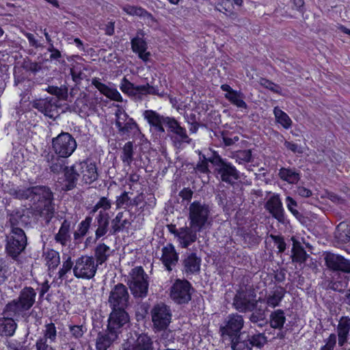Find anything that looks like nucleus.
I'll return each instance as SVG.
<instances>
[{"mask_svg":"<svg viewBox=\"0 0 350 350\" xmlns=\"http://www.w3.org/2000/svg\"><path fill=\"white\" fill-rule=\"evenodd\" d=\"M24 200H28L35 206V214L42 217L48 224L54 216L55 204L53 194L45 186H36L25 188Z\"/></svg>","mask_w":350,"mask_h":350,"instance_id":"f257e3e1","label":"nucleus"},{"mask_svg":"<svg viewBox=\"0 0 350 350\" xmlns=\"http://www.w3.org/2000/svg\"><path fill=\"white\" fill-rule=\"evenodd\" d=\"M44 90L56 98L49 96L45 98L36 99L31 103V105L46 117L55 120L59 116V100H66L68 98V88L65 85L60 87L48 85Z\"/></svg>","mask_w":350,"mask_h":350,"instance_id":"f03ea898","label":"nucleus"},{"mask_svg":"<svg viewBox=\"0 0 350 350\" xmlns=\"http://www.w3.org/2000/svg\"><path fill=\"white\" fill-rule=\"evenodd\" d=\"M199 161L196 169L203 174L212 173L210 167H213V172L220 175H238L235 167L226 159H224L216 151L211 150L206 152L198 151Z\"/></svg>","mask_w":350,"mask_h":350,"instance_id":"7ed1b4c3","label":"nucleus"},{"mask_svg":"<svg viewBox=\"0 0 350 350\" xmlns=\"http://www.w3.org/2000/svg\"><path fill=\"white\" fill-rule=\"evenodd\" d=\"M127 284L135 297H146L149 286L148 275L142 267H136L131 269Z\"/></svg>","mask_w":350,"mask_h":350,"instance_id":"20e7f679","label":"nucleus"},{"mask_svg":"<svg viewBox=\"0 0 350 350\" xmlns=\"http://www.w3.org/2000/svg\"><path fill=\"white\" fill-rule=\"evenodd\" d=\"M54 153L63 159L69 157L77 148V144L74 137L68 132L62 131L51 142Z\"/></svg>","mask_w":350,"mask_h":350,"instance_id":"39448f33","label":"nucleus"},{"mask_svg":"<svg viewBox=\"0 0 350 350\" xmlns=\"http://www.w3.org/2000/svg\"><path fill=\"white\" fill-rule=\"evenodd\" d=\"M211 210L207 204L199 201L193 202L189 207V224L193 225L200 230L204 229L210 224Z\"/></svg>","mask_w":350,"mask_h":350,"instance_id":"423d86ee","label":"nucleus"},{"mask_svg":"<svg viewBox=\"0 0 350 350\" xmlns=\"http://www.w3.org/2000/svg\"><path fill=\"white\" fill-rule=\"evenodd\" d=\"M143 117L150 126V132L154 139H160L166 135L165 126L170 116L160 114L156 111L147 109L144 111Z\"/></svg>","mask_w":350,"mask_h":350,"instance_id":"0eeeda50","label":"nucleus"},{"mask_svg":"<svg viewBox=\"0 0 350 350\" xmlns=\"http://www.w3.org/2000/svg\"><path fill=\"white\" fill-rule=\"evenodd\" d=\"M120 88L122 92L137 100H142L147 94L157 95L161 97L163 96L159 92L157 86L150 85L148 83L146 85H135L125 77L122 79Z\"/></svg>","mask_w":350,"mask_h":350,"instance_id":"6e6552de","label":"nucleus"},{"mask_svg":"<svg viewBox=\"0 0 350 350\" xmlns=\"http://www.w3.org/2000/svg\"><path fill=\"white\" fill-rule=\"evenodd\" d=\"M27 245V237L25 230L10 232L6 236L5 251L12 259L16 260L23 252Z\"/></svg>","mask_w":350,"mask_h":350,"instance_id":"1a4fd4ad","label":"nucleus"},{"mask_svg":"<svg viewBox=\"0 0 350 350\" xmlns=\"http://www.w3.org/2000/svg\"><path fill=\"white\" fill-rule=\"evenodd\" d=\"M256 297L255 291L251 288L239 290L234 297L232 306L240 312H252L260 301V299L256 300Z\"/></svg>","mask_w":350,"mask_h":350,"instance_id":"9d476101","label":"nucleus"},{"mask_svg":"<svg viewBox=\"0 0 350 350\" xmlns=\"http://www.w3.org/2000/svg\"><path fill=\"white\" fill-rule=\"evenodd\" d=\"M98 269V263L92 256H81L75 262L73 274L77 278L90 280L93 278Z\"/></svg>","mask_w":350,"mask_h":350,"instance_id":"9b49d317","label":"nucleus"},{"mask_svg":"<svg viewBox=\"0 0 350 350\" xmlns=\"http://www.w3.org/2000/svg\"><path fill=\"white\" fill-rule=\"evenodd\" d=\"M150 314L153 329L157 332L166 329L171 323V309L163 303L154 305L151 309Z\"/></svg>","mask_w":350,"mask_h":350,"instance_id":"f8f14e48","label":"nucleus"},{"mask_svg":"<svg viewBox=\"0 0 350 350\" xmlns=\"http://www.w3.org/2000/svg\"><path fill=\"white\" fill-rule=\"evenodd\" d=\"M116 126L122 136L130 137L131 135L141 134L140 129L134 120L124 111L120 109L116 112Z\"/></svg>","mask_w":350,"mask_h":350,"instance_id":"ddd939ff","label":"nucleus"},{"mask_svg":"<svg viewBox=\"0 0 350 350\" xmlns=\"http://www.w3.org/2000/svg\"><path fill=\"white\" fill-rule=\"evenodd\" d=\"M166 135L170 137L174 146H180L183 143L190 144L191 139L189 137L186 129L181 126L180 123L174 117H169L165 126Z\"/></svg>","mask_w":350,"mask_h":350,"instance_id":"4468645a","label":"nucleus"},{"mask_svg":"<svg viewBox=\"0 0 350 350\" xmlns=\"http://www.w3.org/2000/svg\"><path fill=\"white\" fill-rule=\"evenodd\" d=\"M130 295L127 287L122 283L116 284L111 288L108 304L111 310L126 309L129 306Z\"/></svg>","mask_w":350,"mask_h":350,"instance_id":"2eb2a0df","label":"nucleus"},{"mask_svg":"<svg viewBox=\"0 0 350 350\" xmlns=\"http://www.w3.org/2000/svg\"><path fill=\"white\" fill-rule=\"evenodd\" d=\"M244 325V319L242 315L237 313L229 314L226 317L220 325L219 332L224 340H229L239 334Z\"/></svg>","mask_w":350,"mask_h":350,"instance_id":"dca6fc26","label":"nucleus"},{"mask_svg":"<svg viewBox=\"0 0 350 350\" xmlns=\"http://www.w3.org/2000/svg\"><path fill=\"white\" fill-rule=\"evenodd\" d=\"M192 289L189 282L177 279L170 287V298L178 304H187L191 299Z\"/></svg>","mask_w":350,"mask_h":350,"instance_id":"f3484780","label":"nucleus"},{"mask_svg":"<svg viewBox=\"0 0 350 350\" xmlns=\"http://www.w3.org/2000/svg\"><path fill=\"white\" fill-rule=\"evenodd\" d=\"M31 212L23 208H17L8 213L10 232L24 230V228L30 226L31 219Z\"/></svg>","mask_w":350,"mask_h":350,"instance_id":"a211bd4d","label":"nucleus"},{"mask_svg":"<svg viewBox=\"0 0 350 350\" xmlns=\"http://www.w3.org/2000/svg\"><path fill=\"white\" fill-rule=\"evenodd\" d=\"M129 323L130 317L126 309L111 310L107 328L119 336L124 329L129 327Z\"/></svg>","mask_w":350,"mask_h":350,"instance_id":"6ab92c4d","label":"nucleus"},{"mask_svg":"<svg viewBox=\"0 0 350 350\" xmlns=\"http://www.w3.org/2000/svg\"><path fill=\"white\" fill-rule=\"evenodd\" d=\"M325 264L330 271L350 275V259L332 252L324 254Z\"/></svg>","mask_w":350,"mask_h":350,"instance_id":"aec40b11","label":"nucleus"},{"mask_svg":"<svg viewBox=\"0 0 350 350\" xmlns=\"http://www.w3.org/2000/svg\"><path fill=\"white\" fill-rule=\"evenodd\" d=\"M202 230L198 228L193 225L189 224V226L179 228L176 231V237L182 248H187L198 239V232Z\"/></svg>","mask_w":350,"mask_h":350,"instance_id":"412c9836","label":"nucleus"},{"mask_svg":"<svg viewBox=\"0 0 350 350\" xmlns=\"http://www.w3.org/2000/svg\"><path fill=\"white\" fill-rule=\"evenodd\" d=\"M201 262V258L196 252H186L183 256V272L187 276L198 273L200 271Z\"/></svg>","mask_w":350,"mask_h":350,"instance_id":"4be33fe9","label":"nucleus"},{"mask_svg":"<svg viewBox=\"0 0 350 350\" xmlns=\"http://www.w3.org/2000/svg\"><path fill=\"white\" fill-rule=\"evenodd\" d=\"M265 208L280 223L284 224L286 218L282 203L278 196H271L265 203Z\"/></svg>","mask_w":350,"mask_h":350,"instance_id":"5701e85b","label":"nucleus"},{"mask_svg":"<svg viewBox=\"0 0 350 350\" xmlns=\"http://www.w3.org/2000/svg\"><path fill=\"white\" fill-rule=\"evenodd\" d=\"M161 260L168 271H171L176 265L178 262V254L172 244L168 243L162 248Z\"/></svg>","mask_w":350,"mask_h":350,"instance_id":"b1692460","label":"nucleus"},{"mask_svg":"<svg viewBox=\"0 0 350 350\" xmlns=\"http://www.w3.org/2000/svg\"><path fill=\"white\" fill-rule=\"evenodd\" d=\"M70 171V174H69V172H66L64 175H80L85 173H88L91 175L96 174L98 175L96 163L92 159L90 158L72 165Z\"/></svg>","mask_w":350,"mask_h":350,"instance_id":"393cba45","label":"nucleus"},{"mask_svg":"<svg viewBox=\"0 0 350 350\" xmlns=\"http://www.w3.org/2000/svg\"><path fill=\"white\" fill-rule=\"evenodd\" d=\"M28 311L25 307L14 299L5 304L3 309L2 314L7 315L18 321L19 319L25 317Z\"/></svg>","mask_w":350,"mask_h":350,"instance_id":"a878e982","label":"nucleus"},{"mask_svg":"<svg viewBox=\"0 0 350 350\" xmlns=\"http://www.w3.org/2000/svg\"><path fill=\"white\" fill-rule=\"evenodd\" d=\"M118 336L107 328L99 332L95 339L96 350H107L118 339Z\"/></svg>","mask_w":350,"mask_h":350,"instance_id":"bb28decb","label":"nucleus"},{"mask_svg":"<svg viewBox=\"0 0 350 350\" xmlns=\"http://www.w3.org/2000/svg\"><path fill=\"white\" fill-rule=\"evenodd\" d=\"M109 214L100 211L95 218L94 226L97 227L95 231V241L106 234L109 230Z\"/></svg>","mask_w":350,"mask_h":350,"instance_id":"cd10ccee","label":"nucleus"},{"mask_svg":"<svg viewBox=\"0 0 350 350\" xmlns=\"http://www.w3.org/2000/svg\"><path fill=\"white\" fill-rule=\"evenodd\" d=\"M336 330L338 337V345L342 347L348 340L350 332V317L348 316L340 317Z\"/></svg>","mask_w":350,"mask_h":350,"instance_id":"c85d7f7f","label":"nucleus"},{"mask_svg":"<svg viewBox=\"0 0 350 350\" xmlns=\"http://www.w3.org/2000/svg\"><path fill=\"white\" fill-rule=\"evenodd\" d=\"M36 291L31 286H25L15 299L29 310L36 301Z\"/></svg>","mask_w":350,"mask_h":350,"instance_id":"c756f323","label":"nucleus"},{"mask_svg":"<svg viewBox=\"0 0 350 350\" xmlns=\"http://www.w3.org/2000/svg\"><path fill=\"white\" fill-rule=\"evenodd\" d=\"M16 320L7 315L0 317V336L11 337L17 329Z\"/></svg>","mask_w":350,"mask_h":350,"instance_id":"7c9ffc66","label":"nucleus"},{"mask_svg":"<svg viewBox=\"0 0 350 350\" xmlns=\"http://www.w3.org/2000/svg\"><path fill=\"white\" fill-rule=\"evenodd\" d=\"M286 292L284 287L280 286H276L266 295L264 301L267 307L274 308L280 306V302L284 297Z\"/></svg>","mask_w":350,"mask_h":350,"instance_id":"2f4dec72","label":"nucleus"},{"mask_svg":"<svg viewBox=\"0 0 350 350\" xmlns=\"http://www.w3.org/2000/svg\"><path fill=\"white\" fill-rule=\"evenodd\" d=\"M232 350H252L249 334L243 332L230 338Z\"/></svg>","mask_w":350,"mask_h":350,"instance_id":"473e14b6","label":"nucleus"},{"mask_svg":"<svg viewBox=\"0 0 350 350\" xmlns=\"http://www.w3.org/2000/svg\"><path fill=\"white\" fill-rule=\"evenodd\" d=\"M154 349L152 338L147 334H141L126 350H154Z\"/></svg>","mask_w":350,"mask_h":350,"instance_id":"72a5a7b5","label":"nucleus"},{"mask_svg":"<svg viewBox=\"0 0 350 350\" xmlns=\"http://www.w3.org/2000/svg\"><path fill=\"white\" fill-rule=\"evenodd\" d=\"M71 222L64 219L62 222L58 232L55 235V241L62 246H66L71 241L70 235Z\"/></svg>","mask_w":350,"mask_h":350,"instance_id":"f704fd0d","label":"nucleus"},{"mask_svg":"<svg viewBox=\"0 0 350 350\" xmlns=\"http://www.w3.org/2000/svg\"><path fill=\"white\" fill-rule=\"evenodd\" d=\"M46 159L48 163H51L50 169L51 172L54 174H59L61 172L66 174V172H69L70 174V168L64 165L63 160L60 157H55L53 154L48 153L46 156Z\"/></svg>","mask_w":350,"mask_h":350,"instance_id":"c9c22d12","label":"nucleus"},{"mask_svg":"<svg viewBox=\"0 0 350 350\" xmlns=\"http://www.w3.org/2000/svg\"><path fill=\"white\" fill-rule=\"evenodd\" d=\"M111 224L110 234L113 235L128 228L131 226V222L126 218H124L122 212H120L111 220Z\"/></svg>","mask_w":350,"mask_h":350,"instance_id":"e433bc0d","label":"nucleus"},{"mask_svg":"<svg viewBox=\"0 0 350 350\" xmlns=\"http://www.w3.org/2000/svg\"><path fill=\"white\" fill-rule=\"evenodd\" d=\"M291 239L293 241V247L291 251L292 260L299 263L305 262L308 257L306 250L299 241L295 239L294 237H292Z\"/></svg>","mask_w":350,"mask_h":350,"instance_id":"4c0bfd02","label":"nucleus"},{"mask_svg":"<svg viewBox=\"0 0 350 350\" xmlns=\"http://www.w3.org/2000/svg\"><path fill=\"white\" fill-rule=\"evenodd\" d=\"M122 10L131 16L142 17L144 18L149 19L152 21L154 20V16L151 13L148 12L146 10L140 6H135L126 4L122 6Z\"/></svg>","mask_w":350,"mask_h":350,"instance_id":"58836bf2","label":"nucleus"},{"mask_svg":"<svg viewBox=\"0 0 350 350\" xmlns=\"http://www.w3.org/2000/svg\"><path fill=\"white\" fill-rule=\"evenodd\" d=\"M334 237L339 243H346L350 241V226L341 222L336 228Z\"/></svg>","mask_w":350,"mask_h":350,"instance_id":"ea45409f","label":"nucleus"},{"mask_svg":"<svg viewBox=\"0 0 350 350\" xmlns=\"http://www.w3.org/2000/svg\"><path fill=\"white\" fill-rule=\"evenodd\" d=\"M92 221V217L88 216L81 221L77 227V230L74 232V239L76 243L81 242L83 238L87 234Z\"/></svg>","mask_w":350,"mask_h":350,"instance_id":"a19ab883","label":"nucleus"},{"mask_svg":"<svg viewBox=\"0 0 350 350\" xmlns=\"http://www.w3.org/2000/svg\"><path fill=\"white\" fill-rule=\"evenodd\" d=\"M286 322V316L283 310L278 309L270 314V326L274 329H282Z\"/></svg>","mask_w":350,"mask_h":350,"instance_id":"79ce46f5","label":"nucleus"},{"mask_svg":"<svg viewBox=\"0 0 350 350\" xmlns=\"http://www.w3.org/2000/svg\"><path fill=\"white\" fill-rule=\"evenodd\" d=\"M144 32L139 29L137 31L136 36L131 39V49L134 53L145 52L148 48L147 43L144 39Z\"/></svg>","mask_w":350,"mask_h":350,"instance_id":"37998d69","label":"nucleus"},{"mask_svg":"<svg viewBox=\"0 0 350 350\" xmlns=\"http://www.w3.org/2000/svg\"><path fill=\"white\" fill-rule=\"evenodd\" d=\"M110 247L105 243H99L94 249V259L96 263L102 265L110 256Z\"/></svg>","mask_w":350,"mask_h":350,"instance_id":"c03bdc74","label":"nucleus"},{"mask_svg":"<svg viewBox=\"0 0 350 350\" xmlns=\"http://www.w3.org/2000/svg\"><path fill=\"white\" fill-rule=\"evenodd\" d=\"M224 96L232 105L239 108L246 109L248 107L247 103L243 100L245 96L240 91H232L231 94H225Z\"/></svg>","mask_w":350,"mask_h":350,"instance_id":"a18cd8bd","label":"nucleus"},{"mask_svg":"<svg viewBox=\"0 0 350 350\" xmlns=\"http://www.w3.org/2000/svg\"><path fill=\"white\" fill-rule=\"evenodd\" d=\"M273 114L276 122L281 124L284 129H288L291 127V119L288 115L286 112L283 111L278 106L274 107Z\"/></svg>","mask_w":350,"mask_h":350,"instance_id":"49530a36","label":"nucleus"},{"mask_svg":"<svg viewBox=\"0 0 350 350\" xmlns=\"http://www.w3.org/2000/svg\"><path fill=\"white\" fill-rule=\"evenodd\" d=\"M46 265L49 269H55L60 263L59 254L54 250H49L44 253Z\"/></svg>","mask_w":350,"mask_h":350,"instance_id":"de8ad7c7","label":"nucleus"},{"mask_svg":"<svg viewBox=\"0 0 350 350\" xmlns=\"http://www.w3.org/2000/svg\"><path fill=\"white\" fill-rule=\"evenodd\" d=\"M250 314L249 319L251 323L257 324L260 327H262L267 325L265 310L258 308L256 310H253Z\"/></svg>","mask_w":350,"mask_h":350,"instance_id":"09e8293b","label":"nucleus"},{"mask_svg":"<svg viewBox=\"0 0 350 350\" xmlns=\"http://www.w3.org/2000/svg\"><path fill=\"white\" fill-rule=\"evenodd\" d=\"M241 232L243 239L248 245L258 243L259 237L255 228H243Z\"/></svg>","mask_w":350,"mask_h":350,"instance_id":"8fccbe9b","label":"nucleus"},{"mask_svg":"<svg viewBox=\"0 0 350 350\" xmlns=\"http://www.w3.org/2000/svg\"><path fill=\"white\" fill-rule=\"evenodd\" d=\"M43 336L41 338H46L50 343L57 341V331L55 325L51 322L46 323L44 326Z\"/></svg>","mask_w":350,"mask_h":350,"instance_id":"3c124183","label":"nucleus"},{"mask_svg":"<svg viewBox=\"0 0 350 350\" xmlns=\"http://www.w3.org/2000/svg\"><path fill=\"white\" fill-rule=\"evenodd\" d=\"M68 331L71 338L80 342L87 332L88 329L84 324L81 325H68Z\"/></svg>","mask_w":350,"mask_h":350,"instance_id":"603ef678","label":"nucleus"},{"mask_svg":"<svg viewBox=\"0 0 350 350\" xmlns=\"http://www.w3.org/2000/svg\"><path fill=\"white\" fill-rule=\"evenodd\" d=\"M133 143L132 142H126L122 148L120 158L123 163L130 165L133 161Z\"/></svg>","mask_w":350,"mask_h":350,"instance_id":"864d4df0","label":"nucleus"},{"mask_svg":"<svg viewBox=\"0 0 350 350\" xmlns=\"http://www.w3.org/2000/svg\"><path fill=\"white\" fill-rule=\"evenodd\" d=\"M57 183L62 190L69 191L76 186L77 178L75 176H59Z\"/></svg>","mask_w":350,"mask_h":350,"instance_id":"5fc2aeb1","label":"nucleus"},{"mask_svg":"<svg viewBox=\"0 0 350 350\" xmlns=\"http://www.w3.org/2000/svg\"><path fill=\"white\" fill-rule=\"evenodd\" d=\"M250 342H251V349L253 347L257 348H262L267 342V337L263 333L255 334L253 335L249 334Z\"/></svg>","mask_w":350,"mask_h":350,"instance_id":"6e6d98bb","label":"nucleus"},{"mask_svg":"<svg viewBox=\"0 0 350 350\" xmlns=\"http://www.w3.org/2000/svg\"><path fill=\"white\" fill-rule=\"evenodd\" d=\"M259 83L261 86L269 90L275 94L282 96L283 95L282 88L279 85L274 83L269 79L265 78H260L259 80Z\"/></svg>","mask_w":350,"mask_h":350,"instance_id":"4d7b16f0","label":"nucleus"},{"mask_svg":"<svg viewBox=\"0 0 350 350\" xmlns=\"http://www.w3.org/2000/svg\"><path fill=\"white\" fill-rule=\"evenodd\" d=\"M75 263L72 261L71 257L68 256L67 259L63 261L62 267L58 271V277L59 279H65L66 274L73 270Z\"/></svg>","mask_w":350,"mask_h":350,"instance_id":"13d9d810","label":"nucleus"},{"mask_svg":"<svg viewBox=\"0 0 350 350\" xmlns=\"http://www.w3.org/2000/svg\"><path fill=\"white\" fill-rule=\"evenodd\" d=\"M349 278L345 276L344 280H332L328 284V288L334 291L342 292L348 286Z\"/></svg>","mask_w":350,"mask_h":350,"instance_id":"bf43d9fd","label":"nucleus"},{"mask_svg":"<svg viewBox=\"0 0 350 350\" xmlns=\"http://www.w3.org/2000/svg\"><path fill=\"white\" fill-rule=\"evenodd\" d=\"M234 157L239 163L250 162L252 160V150L250 149L238 150L236 152Z\"/></svg>","mask_w":350,"mask_h":350,"instance_id":"052dcab7","label":"nucleus"},{"mask_svg":"<svg viewBox=\"0 0 350 350\" xmlns=\"http://www.w3.org/2000/svg\"><path fill=\"white\" fill-rule=\"evenodd\" d=\"M286 202L288 209L292 213V214L299 220L303 218L301 213H300L295 208L297 206L296 201L290 196L286 198Z\"/></svg>","mask_w":350,"mask_h":350,"instance_id":"680f3d73","label":"nucleus"},{"mask_svg":"<svg viewBox=\"0 0 350 350\" xmlns=\"http://www.w3.org/2000/svg\"><path fill=\"white\" fill-rule=\"evenodd\" d=\"M10 275V271L6 262L0 259V286L5 284Z\"/></svg>","mask_w":350,"mask_h":350,"instance_id":"e2e57ef3","label":"nucleus"},{"mask_svg":"<svg viewBox=\"0 0 350 350\" xmlns=\"http://www.w3.org/2000/svg\"><path fill=\"white\" fill-rule=\"evenodd\" d=\"M22 68L26 71H30L33 73L38 72L42 68L40 64L33 62L29 59H24L22 64Z\"/></svg>","mask_w":350,"mask_h":350,"instance_id":"0e129e2a","label":"nucleus"},{"mask_svg":"<svg viewBox=\"0 0 350 350\" xmlns=\"http://www.w3.org/2000/svg\"><path fill=\"white\" fill-rule=\"evenodd\" d=\"M336 335L331 334L329 337L325 340V344L322 346L320 350H334L336 344Z\"/></svg>","mask_w":350,"mask_h":350,"instance_id":"69168bd1","label":"nucleus"},{"mask_svg":"<svg viewBox=\"0 0 350 350\" xmlns=\"http://www.w3.org/2000/svg\"><path fill=\"white\" fill-rule=\"evenodd\" d=\"M35 346L36 350H55V349L51 345V343L49 340H46V338H39L36 340Z\"/></svg>","mask_w":350,"mask_h":350,"instance_id":"338daca9","label":"nucleus"},{"mask_svg":"<svg viewBox=\"0 0 350 350\" xmlns=\"http://www.w3.org/2000/svg\"><path fill=\"white\" fill-rule=\"evenodd\" d=\"M111 208V202L106 198H101L99 201L93 207L92 212L95 213L99 208H103L104 211L108 210Z\"/></svg>","mask_w":350,"mask_h":350,"instance_id":"774afa93","label":"nucleus"}]
</instances>
